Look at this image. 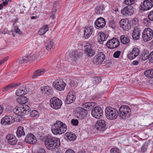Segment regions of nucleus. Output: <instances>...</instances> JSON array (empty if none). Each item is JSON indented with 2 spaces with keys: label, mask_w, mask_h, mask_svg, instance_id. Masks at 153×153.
Masks as SVG:
<instances>
[{
  "label": "nucleus",
  "mask_w": 153,
  "mask_h": 153,
  "mask_svg": "<svg viewBox=\"0 0 153 153\" xmlns=\"http://www.w3.org/2000/svg\"><path fill=\"white\" fill-rule=\"evenodd\" d=\"M67 129L66 125L59 120L56 121L51 127V131L54 135L63 134L66 131Z\"/></svg>",
  "instance_id": "nucleus-1"
},
{
  "label": "nucleus",
  "mask_w": 153,
  "mask_h": 153,
  "mask_svg": "<svg viewBox=\"0 0 153 153\" xmlns=\"http://www.w3.org/2000/svg\"><path fill=\"white\" fill-rule=\"evenodd\" d=\"M44 144L47 149L50 150L57 149L60 144L59 139L54 137L48 138L45 140Z\"/></svg>",
  "instance_id": "nucleus-2"
},
{
  "label": "nucleus",
  "mask_w": 153,
  "mask_h": 153,
  "mask_svg": "<svg viewBox=\"0 0 153 153\" xmlns=\"http://www.w3.org/2000/svg\"><path fill=\"white\" fill-rule=\"evenodd\" d=\"M105 114L108 119L113 120L117 118L118 112L115 108L110 106L108 107L105 109Z\"/></svg>",
  "instance_id": "nucleus-3"
},
{
  "label": "nucleus",
  "mask_w": 153,
  "mask_h": 153,
  "mask_svg": "<svg viewBox=\"0 0 153 153\" xmlns=\"http://www.w3.org/2000/svg\"><path fill=\"white\" fill-rule=\"evenodd\" d=\"M30 107L26 105H24L21 107H16L13 110L15 114L19 116H22L28 114L30 112Z\"/></svg>",
  "instance_id": "nucleus-4"
},
{
  "label": "nucleus",
  "mask_w": 153,
  "mask_h": 153,
  "mask_svg": "<svg viewBox=\"0 0 153 153\" xmlns=\"http://www.w3.org/2000/svg\"><path fill=\"white\" fill-rule=\"evenodd\" d=\"M130 111V108L128 106L123 105L119 109V116L122 119H125L129 117Z\"/></svg>",
  "instance_id": "nucleus-5"
},
{
  "label": "nucleus",
  "mask_w": 153,
  "mask_h": 153,
  "mask_svg": "<svg viewBox=\"0 0 153 153\" xmlns=\"http://www.w3.org/2000/svg\"><path fill=\"white\" fill-rule=\"evenodd\" d=\"M62 104V101L56 97H52L50 100V104L51 107L55 110H57L60 108Z\"/></svg>",
  "instance_id": "nucleus-6"
},
{
  "label": "nucleus",
  "mask_w": 153,
  "mask_h": 153,
  "mask_svg": "<svg viewBox=\"0 0 153 153\" xmlns=\"http://www.w3.org/2000/svg\"><path fill=\"white\" fill-rule=\"evenodd\" d=\"M153 37V31L152 29L147 28L144 29L143 33L142 38L145 42L151 40Z\"/></svg>",
  "instance_id": "nucleus-7"
},
{
  "label": "nucleus",
  "mask_w": 153,
  "mask_h": 153,
  "mask_svg": "<svg viewBox=\"0 0 153 153\" xmlns=\"http://www.w3.org/2000/svg\"><path fill=\"white\" fill-rule=\"evenodd\" d=\"M85 51L86 55L88 56H92L95 54V52L93 48V45L87 42L84 46Z\"/></svg>",
  "instance_id": "nucleus-8"
},
{
  "label": "nucleus",
  "mask_w": 153,
  "mask_h": 153,
  "mask_svg": "<svg viewBox=\"0 0 153 153\" xmlns=\"http://www.w3.org/2000/svg\"><path fill=\"white\" fill-rule=\"evenodd\" d=\"M76 116L77 118L83 120L88 114V111L84 108L79 107L76 109Z\"/></svg>",
  "instance_id": "nucleus-9"
},
{
  "label": "nucleus",
  "mask_w": 153,
  "mask_h": 153,
  "mask_svg": "<svg viewBox=\"0 0 153 153\" xmlns=\"http://www.w3.org/2000/svg\"><path fill=\"white\" fill-rule=\"evenodd\" d=\"M106 46L108 48L114 49L117 48L120 45L119 40L116 38H114L107 42Z\"/></svg>",
  "instance_id": "nucleus-10"
},
{
  "label": "nucleus",
  "mask_w": 153,
  "mask_h": 153,
  "mask_svg": "<svg viewBox=\"0 0 153 153\" xmlns=\"http://www.w3.org/2000/svg\"><path fill=\"white\" fill-rule=\"evenodd\" d=\"M105 57L103 52H99L94 57L93 63L97 65L101 64L104 61Z\"/></svg>",
  "instance_id": "nucleus-11"
},
{
  "label": "nucleus",
  "mask_w": 153,
  "mask_h": 153,
  "mask_svg": "<svg viewBox=\"0 0 153 153\" xmlns=\"http://www.w3.org/2000/svg\"><path fill=\"white\" fill-rule=\"evenodd\" d=\"M66 84L61 80H56L53 82V87L56 90L59 91L63 90L65 87Z\"/></svg>",
  "instance_id": "nucleus-12"
},
{
  "label": "nucleus",
  "mask_w": 153,
  "mask_h": 153,
  "mask_svg": "<svg viewBox=\"0 0 153 153\" xmlns=\"http://www.w3.org/2000/svg\"><path fill=\"white\" fill-rule=\"evenodd\" d=\"M92 115L96 118H99L103 115V111L100 106L94 108L91 112Z\"/></svg>",
  "instance_id": "nucleus-13"
},
{
  "label": "nucleus",
  "mask_w": 153,
  "mask_h": 153,
  "mask_svg": "<svg viewBox=\"0 0 153 153\" xmlns=\"http://www.w3.org/2000/svg\"><path fill=\"white\" fill-rule=\"evenodd\" d=\"M106 122L103 120L99 119L96 122L95 128L101 131H105L106 129Z\"/></svg>",
  "instance_id": "nucleus-14"
},
{
  "label": "nucleus",
  "mask_w": 153,
  "mask_h": 153,
  "mask_svg": "<svg viewBox=\"0 0 153 153\" xmlns=\"http://www.w3.org/2000/svg\"><path fill=\"white\" fill-rule=\"evenodd\" d=\"M121 13L126 17L131 16L134 13L132 6H130L124 7L123 9L122 10Z\"/></svg>",
  "instance_id": "nucleus-15"
},
{
  "label": "nucleus",
  "mask_w": 153,
  "mask_h": 153,
  "mask_svg": "<svg viewBox=\"0 0 153 153\" xmlns=\"http://www.w3.org/2000/svg\"><path fill=\"white\" fill-rule=\"evenodd\" d=\"M75 93L73 91H70L68 94L65 100V103L68 104L73 102L75 100L76 97Z\"/></svg>",
  "instance_id": "nucleus-16"
},
{
  "label": "nucleus",
  "mask_w": 153,
  "mask_h": 153,
  "mask_svg": "<svg viewBox=\"0 0 153 153\" xmlns=\"http://www.w3.org/2000/svg\"><path fill=\"white\" fill-rule=\"evenodd\" d=\"M94 24L95 27L97 29H99L102 28L105 26L106 22L104 18L100 17L96 20Z\"/></svg>",
  "instance_id": "nucleus-17"
},
{
  "label": "nucleus",
  "mask_w": 153,
  "mask_h": 153,
  "mask_svg": "<svg viewBox=\"0 0 153 153\" xmlns=\"http://www.w3.org/2000/svg\"><path fill=\"white\" fill-rule=\"evenodd\" d=\"M153 6V1L152 0H145L143 5L141 6L142 10H147L150 9Z\"/></svg>",
  "instance_id": "nucleus-18"
},
{
  "label": "nucleus",
  "mask_w": 153,
  "mask_h": 153,
  "mask_svg": "<svg viewBox=\"0 0 153 153\" xmlns=\"http://www.w3.org/2000/svg\"><path fill=\"white\" fill-rule=\"evenodd\" d=\"M25 140L26 143L31 144H35L37 142L36 137L32 134H27Z\"/></svg>",
  "instance_id": "nucleus-19"
},
{
  "label": "nucleus",
  "mask_w": 153,
  "mask_h": 153,
  "mask_svg": "<svg viewBox=\"0 0 153 153\" xmlns=\"http://www.w3.org/2000/svg\"><path fill=\"white\" fill-rule=\"evenodd\" d=\"M14 121L13 117L10 116H6L3 117L1 120V123L4 125L12 124Z\"/></svg>",
  "instance_id": "nucleus-20"
},
{
  "label": "nucleus",
  "mask_w": 153,
  "mask_h": 153,
  "mask_svg": "<svg viewBox=\"0 0 153 153\" xmlns=\"http://www.w3.org/2000/svg\"><path fill=\"white\" fill-rule=\"evenodd\" d=\"M94 31V27L92 26H89L86 27L84 28V36L85 39H88L92 34Z\"/></svg>",
  "instance_id": "nucleus-21"
},
{
  "label": "nucleus",
  "mask_w": 153,
  "mask_h": 153,
  "mask_svg": "<svg viewBox=\"0 0 153 153\" xmlns=\"http://www.w3.org/2000/svg\"><path fill=\"white\" fill-rule=\"evenodd\" d=\"M140 50L138 48H134L132 52L127 55V57L130 60L134 59L139 54Z\"/></svg>",
  "instance_id": "nucleus-22"
},
{
  "label": "nucleus",
  "mask_w": 153,
  "mask_h": 153,
  "mask_svg": "<svg viewBox=\"0 0 153 153\" xmlns=\"http://www.w3.org/2000/svg\"><path fill=\"white\" fill-rule=\"evenodd\" d=\"M140 31L141 30L139 27H134L132 33V37L134 40H137L139 39Z\"/></svg>",
  "instance_id": "nucleus-23"
},
{
  "label": "nucleus",
  "mask_w": 153,
  "mask_h": 153,
  "mask_svg": "<svg viewBox=\"0 0 153 153\" xmlns=\"http://www.w3.org/2000/svg\"><path fill=\"white\" fill-rule=\"evenodd\" d=\"M6 138L7 140L8 143L11 145L16 144L17 141L15 136L12 134H7L6 137Z\"/></svg>",
  "instance_id": "nucleus-24"
},
{
  "label": "nucleus",
  "mask_w": 153,
  "mask_h": 153,
  "mask_svg": "<svg viewBox=\"0 0 153 153\" xmlns=\"http://www.w3.org/2000/svg\"><path fill=\"white\" fill-rule=\"evenodd\" d=\"M82 52H79L77 51H73L70 55L71 58L74 60H76L78 58H80L82 55Z\"/></svg>",
  "instance_id": "nucleus-25"
},
{
  "label": "nucleus",
  "mask_w": 153,
  "mask_h": 153,
  "mask_svg": "<svg viewBox=\"0 0 153 153\" xmlns=\"http://www.w3.org/2000/svg\"><path fill=\"white\" fill-rule=\"evenodd\" d=\"M120 27L122 28L123 30H126L128 29V23L127 20L125 19H121L119 22Z\"/></svg>",
  "instance_id": "nucleus-26"
},
{
  "label": "nucleus",
  "mask_w": 153,
  "mask_h": 153,
  "mask_svg": "<svg viewBox=\"0 0 153 153\" xmlns=\"http://www.w3.org/2000/svg\"><path fill=\"white\" fill-rule=\"evenodd\" d=\"M107 38L105 34L101 32L99 33L97 37L98 42L100 44H102L103 41L106 40Z\"/></svg>",
  "instance_id": "nucleus-27"
},
{
  "label": "nucleus",
  "mask_w": 153,
  "mask_h": 153,
  "mask_svg": "<svg viewBox=\"0 0 153 153\" xmlns=\"http://www.w3.org/2000/svg\"><path fill=\"white\" fill-rule=\"evenodd\" d=\"M27 90L24 87H21L16 91V94L17 96H20L27 93Z\"/></svg>",
  "instance_id": "nucleus-28"
},
{
  "label": "nucleus",
  "mask_w": 153,
  "mask_h": 153,
  "mask_svg": "<svg viewBox=\"0 0 153 153\" xmlns=\"http://www.w3.org/2000/svg\"><path fill=\"white\" fill-rule=\"evenodd\" d=\"M121 42L123 44H128L130 43V39L127 36L123 35L120 37Z\"/></svg>",
  "instance_id": "nucleus-29"
},
{
  "label": "nucleus",
  "mask_w": 153,
  "mask_h": 153,
  "mask_svg": "<svg viewBox=\"0 0 153 153\" xmlns=\"http://www.w3.org/2000/svg\"><path fill=\"white\" fill-rule=\"evenodd\" d=\"M55 47V44L52 40H50L47 41L45 44L46 49L50 51L53 49Z\"/></svg>",
  "instance_id": "nucleus-30"
},
{
  "label": "nucleus",
  "mask_w": 153,
  "mask_h": 153,
  "mask_svg": "<svg viewBox=\"0 0 153 153\" xmlns=\"http://www.w3.org/2000/svg\"><path fill=\"white\" fill-rule=\"evenodd\" d=\"M49 30V27L48 25H43L39 30L38 33L39 35H42L45 34Z\"/></svg>",
  "instance_id": "nucleus-31"
},
{
  "label": "nucleus",
  "mask_w": 153,
  "mask_h": 153,
  "mask_svg": "<svg viewBox=\"0 0 153 153\" xmlns=\"http://www.w3.org/2000/svg\"><path fill=\"white\" fill-rule=\"evenodd\" d=\"M45 72V70L44 69H39L36 71L34 72L32 76V78L34 79L39 76L43 74Z\"/></svg>",
  "instance_id": "nucleus-32"
},
{
  "label": "nucleus",
  "mask_w": 153,
  "mask_h": 153,
  "mask_svg": "<svg viewBox=\"0 0 153 153\" xmlns=\"http://www.w3.org/2000/svg\"><path fill=\"white\" fill-rule=\"evenodd\" d=\"M16 133L17 136L19 137L25 135V133L24 131L23 127L22 126L19 127L17 128Z\"/></svg>",
  "instance_id": "nucleus-33"
},
{
  "label": "nucleus",
  "mask_w": 153,
  "mask_h": 153,
  "mask_svg": "<svg viewBox=\"0 0 153 153\" xmlns=\"http://www.w3.org/2000/svg\"><path fill=\"white\" fill-rule=\"evenodd\" d=\"M105 9V6L103 4H101L95 8V12L97 14L102 13L103 11Z\"/></svg>",
  "instance_id": "nucleus-34"
},
{
  "label": "nucleus",
  "mask_w": 153,
  "mask_h": 153,
  "mask_svg": "<svg viewBox=\"0 0 153 153\" xmlns=\"http://www.w3.org/2000/svg\"><path fill=\"white\" fill-rule=\"evenodd\" d=\"M65 134L66 137L67 139L70 141L74 140L76 139V136L74 134L68 132L66 133Z\"/></svg>",
  "instance_id": "nucleus-35"
},
{
  "label": "nucleus",
  "mask_w": 153,
  "mask_h": 153,
  "mask_svg": "<svg viewBox=\"0 0 153 153\" xmlns=\"http://www.w3.org/2000/svg\"><path fill=\"white\" fill-rule=\"evenodd\" d=\"M17 101L19 104H24L27 102V99L24 96L20 97L17 99Z\"/></svg>",
  "instance_id": "nucleus-36"
},
{
  "label": "nucleus",
  "mask_w": 153,
  "mask_h": 153,
  "mask_svg": "<svg viewBox=\"0 0 153 153\" xmlns=\"http://www.w3.org/2000/svg\"><path fill=\"white\" fill-rule=\"evenodd\" d=\"M144 75L149 78H153V69L148 70L144 72Z\"/></svg>",
  "instance_id": "nucleus-37"
},
{
  "label": "nucleus",
  "mask_w": 153,
  "mask_h": 153,
  "mask_svg": "<svg viewBox=\"0 0 153 153\" xmlns=\"http://www.w3.org/2000/svg\"><path fill=\"white\" fill-rule=\"evenodd\" d=\"M94 103L93 102H88L82 105V106L84 108L91 110L94 107Z\"/></svg>",
  "instance_id": "nucleus-38"
},
{
  "label": "nucleus",
  "mask_w": 153,
  "mask_h": 153,
  "mask_svg": "<svg viewBox=\"0 0 153 153\" xmlns=\"http://www.w3.org/2000/svg\"><path fill=\"white\" fill-rule=\"evenodd\" d=\"M149 53L147 51H145L143 52L142 55V59L143 60H145L149 58Z\"/></svg>",
  "instance_id": "nucleus-39"
},
{
  "label": "nucleus",
  "mask_w": 153,
  "mask_h": 153,
  "mask_svg": "<svg viewBox=\"0 0 153 153\" xmlns=\"http://www.w3.org/2000/svg\"><path fill=\"white\" fill-rule=\"evenodd\" d=\"M17 86V84L15 83H13L8 85L6 86L3 89L2 91L3 92L6 91L8 90L11 89L13 87Z\"/></svg>",
  "instance_id": "nucleus-40"
},
{
  "label": "nucleus",
  "mask_w": 153,
  "mask_h": 153,
  "mask_svg": "<svg viewBox=\"0 0 153 153\" xmlns=\"http://www.w3.org/2000/svg\"><path fill=\"white\" fill-rule=\"evenodd\" d=\"M28 61H29V58L27 56L21 58L19 60V62L21 63H26Z\"/></svg>",
  "instance_id": "nucleus-41"
},
{
  "label": "nucleus",
  "mask_w": 153,
  "mask_h": 153,
  "mask_svg": "<svg viewBox=\"0 0 153 153\" xmlns=\"http://www.w3.org/2000/svg\"><path fill=\"white\" fill-rule=\"evenodd\" d=\"M93 83L94 84H97L99 83L101 81V79L100 77H95L92 79Z\"/></svg>",
  "instance_id": "nucleus-42"
},
{
  "label": "nucleus",
  "mask_w": 153,
  "mask_h": 153,
  "mask_svg": "<svg viewBox=\"0 0 153 153\" xmlns=\"http://www.w3.org/2000/svg\"><path fill=\"white\" fill-rule=\"evenodd\" d=\"M30 115L31 117H37L39 116L38 111L35 110H33L30 112Z\"/></svg>",
  "instance_id": "nucleus-43"
},
{
  "label": "nucleus",
  "mask_w": 153,
  "mask_h": 153,
  "mask_svg": "<svg viewBox=\"0 0 153 153\" xmlns=\"http://www.w3.org/2000/svg\"><path fill=\"white\" fill-rule=\"evenodd\" d=\"M149 144L148 143H145L143 145L141 148V151L143 152H145L146 151L148 148Z\"/></svg>",
  "instance_id": "nucleus-44"
},
{
  "label": "nucleus",
  "mask_w": 153,
  "mask_h": 153,
  "mask_svg": "<svg viewBox=\"0 0 153 153\" xmlns=\"http://www.w3.org/2000/svg\"><path fill=\"white\" fill-rule=\"evenodd\" d=\"M134 0H125L124 1V3L128 5V6H131L134 3Z\"/></svg>",
  "instance_id": "nucleus-45"
},
{
  "label": "nucleus",
  "mask_w": 153,
  "mask_h": 153,
  "mask_svg": "<svg viewBox=\"0 0 153 153\" xmlns=\"http://www.w3.org/2000/svg\"><path fill=\"white\" fill-rule=\"evenodd\" d=\"M115 23V22L114 20H111L109 22V25L113 29H114L116 27Z\"/></svg>",
  "instance_id": "nucleus-46"
},
{
  "label": "nucleus",
  "mask_w": 153,
  "mask_h": 153,
  "mask_svg": "<svg viewBox=\"0 0 153 153\" xmlns=\"http://www.w3.org/2000/svg\"><path fill=\"white\" fill-rule=\"evenodd\" d=\"M148 16L149 20L151 21H153V10L149 12Z\"/></svg>",
  "instance_id": "nucleus-47"
},
{
  "label": "nucleus",
  "mask_w": 153,
  "mask_h": 153,
  "mask_svg": "<svg viewBox=\"0 0 153 153\" xmlns=\"http://www.w3.org/2000/svg\"><path fill=\"white\" fill-rule=\"evenodd\" d=\"M71 123L74 126H77L78 125L79 121L77 119H73L71 121Z\"/></svg>",
  "instance_id": "nucleus-48"
},
{
  "label": "nucleus",
  "mask_w": 153,
  "mask_h": 153,
  "mask_svg": "<svg viewBox=\"0 0 153 153\" xmlns=\"http://www.w3.org/2000/svg\"><path fill=\"white\" fill-rule=\"evenodd\" d=\"M53 94V91L51 88L48 90V91L45 94L47 95L48 96L50 97L52 96Z\"/></svg>",
  "instance_id": "nucleus-49"
},
{
  "label": "nucleus",
  "mask_w": 153,
  "mask_h": 153,
  "mask_svg": "<svg viewBox=\"0 0 153 153\" xmlns=\"http://www.w3.org/2000/svg\"><path fill=\"white\" fill-rule=\"evenodd\" d=\"M132 22L133 23V24L135 25V27H137L138 26L139 23L138 19L137 18H134Z\"/></svg>",
  "instance_id": "nucleus-50"
},
{
  "label": "nucleus",
  "mask_w": 153,
  "mask_h": 153,
  "mask_svg": "<svg viewBox=\"0 0 153 153\" xmlns=\"http://www.w3.org/2000/svg\"><path fill=\"white\" fill-rule=\"evenodd\" d=\"M111 153H120L119 150L116 148H113L111 149L110 150Z\"/></svg>",
  "instance_id": "nucleus-51"
},
{
  "label": "nucleus",
  "mask_w": 153,
  "mask_h": 153,
  "mask_svg": "<svg viewBox=\"0 0 153 153\" xmlns=\"http://www.w3.org/2000/svg\"><path fill=\"white\" fill-rule=\"evenodd\" d=\"M121 53V51H116L113 54V56L115 58H118Z\"/></svg>",
  "instance_id": "nucleus-52"
},
{
  "label": "nucleus",
  "mask_w": 153,
  "mask_h": 153,
  "mask_svg": "<svg viewBox=\"0 0 153 153\" xmlns=\"http://www.w3.org/2000/svg\"><path fill=\"white\" fill-rule=\"evenodd\" d=\"M43 52L42 51H40L36 52L35 54L36 58H39V57H41L42 56Z\"/></svg>",
  "instance_id": "nucleus-53"
},
{
  "label": "nucleus",
  "mask_w": 153,
  "mask_h": 153,
  "mask_svg": "<svg viewBox=\"0 0 153 153\" xmlns=\"http://www.w3.org/2000/svg\"><path fill=\"white\" fill-rule=\"evenodd\" d=\"M28 56L29 58V61L33 60L36 58L35 54H30Z\"/></svg>",
  "instance_id": "nucleus-54"
},
{
  "label": "nucleus",
  "mask_w": 153,
  "mask_h": 153,
  "mask_svg": "<svg viewBox=\"0 0 153 153\" xmlns=\"http://www.w3.org/2000/svg\"><path fill=\"white\" fill-rule=\"evenodd\" d=\"M14 32L19 34H22V32L17 27L15 28L14 30Z\"/></svg>",
  "instance_id": "nucleus-55"
},
{
  "label": "nucleus",
  "mask_w": 153,
  "mask_h": 153,
  "mask_svg": "<svg viewBox=\"0 0 153 153\" xmlns=\"http://www.w3.org/2000/svg\"><path fill=\"white\" fill-rule=\"evenodd\" d=\"M149 59L150 62H153V51L149 54Z\"/></svg>",
  "instance_id": "nucleus-56"
},
{
  "label": "nucleus",
  "mask_w": 153,
  "mask_h": 153,
  "mask_svg": "<svg viewBox=\"0 0 153 153\" xmlns=\"http://www.w3.org/2000/svg\"><path fill=\"white\" fill-rule=\"evenodd\" d=\"M48 86H45L44 87H42L41 88V90L43 93L45 94V92L46 91V90H47V87H48Z\"/></svg>",
  "instance_id": "nucleus-57"
},
{
  "label": "nucleus",
  "mask_w": 153,
  "mask_h": 153,
  "mask_svg": "<svg viewBox=\"0 0 153 153\" xmlns=\"http://www.w3.org/2000/svg\"><path fill=\"white\" fill-rule=\"evenodd\" d=\"M8 59V57H6L2 59L0 61V65L4 63L5 61H7Z\"/></svg>",
  "instance_id": "nucleus-58"
},
{
  "label": "nucleus",
  "mask_w": 153,
  "mask_h": 153,
  "mask_svg": "<svg viewBox=\"0 0 153 153\" xmlns=\"http://www.w3.org/2000/svg\"><path fill=\"white\" fill-rule=\"evenodd\" d=\"M35 153H46L45 151L43 149H39L37 152Z\"/></svg>",
  "instance_id": "nucleus-59"
},
{
  "label": "nucleus",
  "mask_w": 153,
  "mask_h": 153,
  "mask_svg": "<svg viewBox=\"0 0 153 153\" xmlns=\"http://www.w3.org/2000/svg\"><path fill=\"white\" fill-rule=\"evenodd\" d=\"M11 1V0H2L4 5L6 6L8 4V3Z\"/></svg>",
  "instance_id": "nucleus-60"
},
{
  "label": "nucleus",
  "mask_w": 153,
  "mask_h": 153,
  "mask_svg": "<svg viewBox=\"0 0 153 153\" xmlns=\"http://www.w3.org/2000/svg\"><path fill=\"white\" fill-rule=\"evenodd\" d=\"M69 83L71 87H74L75 86V84L74 80H71L70 82H69Z\"/></svg>",
  "instance_id": "nucleus-61"
},
{
  "label": "nucleus",
  "mask_w": 153,
  "mask_h": 153,
  "mask_svg": "<svg viewBox=\"0 0 153 153\" xmlns=\"http://www.w3.org/2000/svg\"><path fill=\"white\" fill-rule=\"evenodd\" d=\"M65 153H75L74 151L72 149H69L67 150Z\"/></svg>",
  "instance_id": "nucleus-62"
},
{
  "label": "nucleus",
  "mask_w": 153,
  "mask_h": 153,
  "mask_svg": "<svg viewBox=\"0 0 153 153\" xmlns=\"http://www.w3.org/2000/svg\"><path fill=\"white\" fill-rule=\"evenodd\" d=\"M53 150V153H61L59 149H54Z\"/></svg>",
  "instance_id": "nucleus-63"
},
{
  "label": "nucleus",
  "mask_w": 153,
  "mask_h": 153,
  "mask_svg": "<svg viewBox=\"0 0 153 153\" xmlns=\"http://www.w3.org/2000/svg\"><path fill=\"white\" fill-rule=\"evenodd\" d=\"M133 64L134 65H137L138 64V62L136 60H135L133 61Z\"/></svg>",
  "instance_id": "nucleus-64"
}]
</instances>
